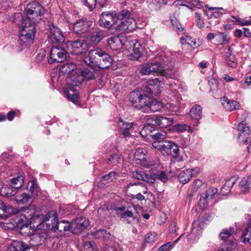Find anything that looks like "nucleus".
<instances>
[{
    "mask_svg": "<svg viewBox=\"0 0 251 251\" xmlns=\"http://www.w3.org/2000/svg\"><path fill=\"white\" fill-rule=\"evenodd\" d=\"M112 61L111 56L100 49L91 50L84 58L85 64L97 71L109 67Z\"/></svg>",
    "mask_w": 251,
    "mask_h": 251,
    "instance_id": "f257e3e1",
    "label": "nucleus"
},
{
    "mask_svg": "<svg viewBox=\"0 0 251 251\" xmlns=\"http://www.w3.org/2000/svg\"><path fill=\"white\" fill-rule=\"evenodd\" d=\"M36 33L35 22L30 18L23 20L22 29L19 36V43L22 46H28L33 42Z\"/></svg>",
    "mask_w": 251,
    "mask_h": 251,
    "instance_id": "f03ea898",
    "label": "nucleus"
},
{
    "mask_svg": "<svg viewBox=\"0 0 251 251\" xmlns=\"http://www.w3.org/2000/svg\"><path fill=\"white\" fill-rule=\"evenodd\" d=\"M36 33L35 22L30 18L23 20L22 29L19 36V43L22 46H28L33 42Z\"/></svg>",
    "mask_w": 251,
    "mask_h": 251,
    "instance_id": "7ed1b4c3",
    "label": "nucleus"
},
{
    "mask_svg": "<svg viewBox=\"0 0 251 251\" xmlns=\"http://www.w3.org/2000/svg\"><path fill=\"white\" fill-rule=\"evenodd\" d=\"M129 101L132 105L136 109L138 110H143V112L145 110H150L153 111H156L153 109V103L150 98L144 94L143 95L139 91H133L129 95Z\"/></svg>",
    "mask_w": 251,
    "mask_h": 251,
    "instance_id": "20e7f679",
    "label": "nucleus"
},
{
    "mask_svg": "<svg viewBox=\"0 0 251 251\" xmlns=\"http://www.w3.org/2000/svg\"><path fill=\"white\" fill-rule=\"evenodd\" d=\"M136 27L135 20L131 17V13L127 10H123L118 13L117 25L115 26L116 30L129 32Z\"/></svg>",
    "mask_w": 251,
    "mask_h": 251,
    "instance_id": "39448f33",
    "label": "nucleus"
},
{
    "mask_svg": "<svg viewBox=\"0 0 251 251\" xmlns=\"http://www.w3.org/2000/svg\"><path fill=\"white\" fill-rule=\"evenodd\" d=\"M248 117V113L246 111H243L241 114H238V118L240 120V123L237 126L239 131L238 139L240 142L246 143L250 135V129L247 126L246 120Z\"/></svg>",
    "mask_w": 251,
    "mask_h": 251,
    "instance_id": "423d86ee",
    "label": "nucleus"
},
{
    "mask_svg": "<svg viewBox=\"0 0 251 251\" xmlns=\"http://www.w3.org/2000/svg\"><path fill=\"white\" fill-rule=\"evenodd\" d=\"M24 213L20 215V217H17L15 219L16 226L20 227V232L21 233L27 234L29 232L31 226H29L25 224L22 225L25 221L29 222L32 220L34 217L35 210L34 209H29L28 208H26L24 211Z\"/></svg>",
    "mask_w": 251,
    "mask_h": 251,
    "instance_id": "0eeeda50",
    "label": "nucleus"
},
{
    "mask_svg": "<svg viewBox=\"0 0 251 251\" xmlns=\"http://www.w3.org/2000/svg\"><path fill=\"white\" fill-rule=\"evenodd\" d=\"M117 19L118 14L115 12H103L100 15L99 25L102 27L109 28L117 25Z\"/></svg>",
    "mask_w": 251,
    "mask_h": 251,
    "instance_id": "6e6552de",
    "label": "nucleus"
},
{
    "mask_svg": "<svg viewBox=\"0 0 251 251\" xmlns=\"http://www.w3.org/2000/svg\"><path fill=\"white\" fill-rule=\"evenodd\" d=\"M66 58L67 52L64 49L58 47H54L51 49L50 57L48 60V62L50 64L55 62L61 63L66 60Z\"/></svg>",
    "mask_w": 251,
    "mask_h": 251,
    "instance_id": "1a4fd4ad",
    "label": "nucleus"
},
{
    "mask_svg": "<svg viewBox=\"0 0 251 251\" xmlns=\"http://www.w3.org/2000/svg\"><path fill=\"white\" fill-rule=\"evenodd\" d=\"M141 72L143 75L157 74L164 75L166 74L164 67L159 62H151L144 66Z\"/></svg>",
    "mask_w": 251,
    "mask_h": 251,
    "instance_id": "9d476101",
    "label": "nucleus"
},
{
    "mask_svg": "<svg viewBox=\"0 0 251 251\" xmlns=\"http://www.w3.org/2000/svg\"><path fill=\"white\" fill-rule=\"evenodd\" d=\"M50 219H51V225L49 226L48 227L53 229L55 231L58 230L61 232H62L66 221L62 220L60 222H58L57 213L54 211H50L48 215H46L44 222L49 221Z\"/></svg>",
    "mask_w": 251,
    "mask_h": 251,
    "instance_id": "9b49d317",
    "label": "nucleus"
},
{
    "mask_svg": "<svg viewBox=\"0 0 251 251\" xmlns=\"http://www.w3.org/2000/svg\"><path fill=\"white\" fill-rule=\"evenodd\" d=\"M25 12L28 16L27 18H30V16H42L45 13V8L39 3L32 1L27 5Z\"/></svg>",
    "mask_w": 251,
    "mask_h": 251,
    "instance_id": "f8f14e48",
    "label": "nucleus"
},
{
    "mask_svg": "<svg viewBox=\"0 0 251 251\" xmlns=\"http://www.w3.org/2000/svg\"><path fill=\"white\" fill-rule=\"evenodd\" d=\"M49 26V36L53 43H62L65 41L62 31L53 24H50Z\"/></svg>",
    "mask_w": 251,
    "mask_h": 251,
    "instance_id": "ddd939ff",
    "label": "nucleus"
},
{
    "mask_svg": "<svg viewBox=\"0 0 251 251\" xmlns=\"http://www.w3.org/2000/svg\"><path fill=\"white\" fill-rule=\"evenodd\" d=\"M218 190L214 187L208 188L204 193H203L199 201V205L201 209L205 208L208 205L209 201L212 200L213 197L218 194Z\"/></svg>",
    "mask_w": 251,
    "mask_h": 251,
    "instance_id": "4468645a",
    "label": "nucleus"
},
{
    "mask_svg": "<svg viewBox=\"0 0 251 251\" xmlns=\"http://www.w3.org/2000/svg\"><path fill=\"white\" fill-rule=\"evenodd\" d=\"M89 225V221L84 218H78L73 221L71 224L72 232L75 234L81 233Z\"/></svg>",
    "mask_w": 251,
    "mask_h": 251,
    "instance_id": "2eb2a0df",
    "label": "nucleus"
},
{
    "mask_svg": "<svg viewBox=\"0 0 251 251\" xmlns=\"http://www.w3.org/2000/svg\"><path fill=\"white\" fill-rule=\"evenodd\" d=\"M90 22L85 18L77 20L73 26V31L76 34L86 32L90 27Z\"/></svg>",
    "mask_w": 251,
    "mask_h": 251,
    "instance_id": "dca6fc26",
    "label": "nucleus"
},
{
    "mask_svg": "<svg viewBox=\"0 0 251 251\" xmlns=\"http://www.w3.org/2000/svg\"><path fill=\"white\" fill-rule=\"evenodd\" d=\"M70 45L72 48L71 53L74 55L83 54L88 50L87 45L82 40L71 41Z\"/></svg>",
    "mask_w": 251,
    "mask_h": 251,
    "instance_id": "f3484780",
    "label": "nucleus"
},
{
    "mask_svg": "<svg viewBox=\"0 0 251 251\" xmlns=\"http://www.w3.org/2000/svg\"><path fill=\"white\" fill-rule=\"evenodd\" d=\"M160 81L158 78L149 79L145 85L144 91L149 94L157 95L160 93Z\"/></svg>",
    "mask_w": 251,
    "mask_h": 251,
    "instance_id": "a211bd4d",
    "label": "nucleus"
},
{
    "mask_svg": "<svg viewBox=\"0 0 251 251\" xmlns=\"http://www.w3.org/2000/svg\"><path fill=\"white\" fill-rule=\"evenodd\" d=\"M108 46L111 50H117L126 45L127 41L126 37L120 38L119 36H112L107 41Z\"/></svg>",
    "mask_w": 251,
    "mask_h": 251,
    "instance_id": "6ab92c4d",
    "label": "nucleus"
},
{
    "mask_svg": "<svg viewBox=\"0 0 251 251\" xmlns=\"http://www.w3.org/2000/svg\"><path fill=\"white\" fill-rule=\"evenodd\" d=\"M165 144L166 145L164 147L163 154L171 155L174 158L178 157L179 154L178 146L176 144L167 140H166Z\"/></svg>",
    "mask_w": 251,
    "mask_h": 251,
    "instance_id": "aec40b11",
    "label": "nucleus"
},
{
    "mask_svg": "<svg viewBox=\"0 0 251 251\" xmlns=\"http://www.w3.org/2000/svg\"><path fill=\"white\" fill-rule=\"evenodd\" d=\"M212 10L213 12L203 10L204 14L208 17L209 24L211 26L218 25L220 22L219 19L222 16V13H220L217 9L212 8Z\"/></svg>",
    "mask_w": 251,
    "mask_h": 251,
    "instance_id": "412c9836",
    "label": "nucleus"
},
{
    "mask_svg": "<svg viewBox=\"0 0 251 251\" xmlns=\"http://www.w3.org/2000/svg\"><path fill=\"white\" fill-rule=\"evenodd\" d=\"M120 132L125 137H129L131 135V132L133 130V124L132 123H125L120 120L118 123Z\"/></svg>",
    "mask_w": 251,
    "mask_h": 251,
    "instance_id": "4be33fe9",
    "label": "nucleus"
},
{
    "mask_svg": "<svg viewBox=\"0 0 251 251\" xmlns=\"http://www.w3.org/2000/svg\"><path fill=\"white\" fill-rule=\"evenodd\" d=\"M156 125L161 128H165L172 125L173 123V119L170 118L159 116L152 118Z\"/></svg>",
    "mask_w": 251,
    "mask_h": 251,
    "instance_id": "5701e85b",
    "label": "nucleus"
},
{
    "mask_svg": "<svg viewBox=\"0 0 251 251\" xmlns=\"http://www.w3.org/2000/svg\"><path fill=\"white\" fill-rule=\"evenodd\" d=\"M132 174L133 177L135 178L143 180L148 183H154V179L151 176V174H146L142 171L137 170L132 172Z\"/></svg>",
    "mask_w": 251,
    "mask_h": 251,
    "instance_id": "b1692460",
    "label": "nucleus"
},
{
    "mask_svg": "<svg viewBox=\"0 0 251 251\" xmlns=\"http://www.w3.org/2000/svg\"><path fill=\"white\" fill-rule=\"evenodd\" d=\"M221 102L226 110L232 111L239 109L240 107V104L235 100H229L226 97L221 98Z\"/></svg>",
    "mask_w": 251,
    "mask_h": 251,
    "instance_id": "393cba45",
    "label": "nucleus"
},
{
    "mask_svg": "<svg viewBox=\"0 0 251 251\" xmlns=\"http://www.w3.org/2000/svg\"><path fill=\"white\" fill-rule=\"evenodd\" d=\"M194 170L186 169L181 171L178 176V178L180 183L186 184L188 183L194 175Z\"/></svg>",
    "mask_w": 251,
    "mask_h": 251,
    "instance_id": "a878e982",
    "label": "nucleus"
},
{
    "mask_svg": "<svg viewBox=\"0 0 251 251\" xmlns=\"http://www.w3.org/2000/svg\"><path fill=\"white\" fill-rule=\"evenodd\" d=\"M105 37L104 32L101 29H96L90 35V40L94 44H97Z\"/></svg>",
    "mask_w": 251,
    "mask_h": 251,
    "instance_id": "bb28decb",
    "label": "nucleus"
},
{
    "mask_svg": "<svg viewBox=\"0 0 251 251\" xmlns=\"http://www.w3.org/2000/svg\"><path fill=\"white\" fill-rule=\"evenodd\" d=\"M147 154V151L143 148L137 149L134 153V159L137 163L143 164L147 161L146 156Z\"/></svg>",
    "mask_w": 251,
    "mask_h": 251,
    "instance_id": "cd10ccee",
    "label": "nucleus"
},
{
    "mask_svg": "<svg viewBox=\"0 0 251 251\" xmlns=\"http://www.w3.org/2000/svg\"><path fill=\"white\" fill-rule=\"evenodd\" d=\"M143 48L141 45L138 42H136L133 44V52L131 53V59L138 60L141 56Z\"/></svg>",
    "mask_w": 251,
    "mask_h": 251,
    "instance_id": "c85d7f7f",
    "label": "nucleus"
},
{
    "mask_svg": "<svg viewBox=\"0 0 251 251\" xmlns=\"http://www.w3.org/2000/svg\"><path fill=\"white\" fill-rule=\"evenodd\" d=\"M201 106L194 105L190 110L189 116L192 120L198 121L201 118Z\"/></svg>",
    "mask_w": 251,
    "mask_h": 251,
    "instance_id": "c756f323",
    "label": "nucleus"
},
{
    "mask_svg": "<svg viewBox=\"0 0 251 251\" xmlns=\"http://www.w3.org/2000/svg\"><path fill=\"white\" fill-rule=\"evenodd\" d=\"M28 248V246L24 242L14 241L12 243L10 250V251H25Z\"/></svg>",
    "mask_w": 251,
    "mask_h": 251,
    "instance_id": "7c9ffc66",
    "label": "nucleus"
},
{
    "mask_svg": "<svg viewBox=\"0 0 251 251\" xmlns=\"http://www.w3.org/2000/svg\"><path fill=\"white\" fill-rule=\"evenodd\" d=\"M151 176L154 179V183L156 179L161 180L162 182L165 183L168 180V176L165 172L162 171H158L156 172L151 174Z\"/></svg>",
    "mask_w": 251,
    "mask_h": 251,
    "instance_id": "2f4dec72",
    "label": "nucleus"
},
{
    "mask_svg": "<svg viewBox=\"0 0 251 251\" xmlns=\"http://www.w3.org/2000/svg\"><path fill=\"white\" fill-rule=\"evenodd\" d=\"M93 235L98 239L102 241H106L109 239L111 236L109 232L104 229H100L93 233Z\"/></svg>",
    "mask_w": 251,
    "mask_h": 251,
    "instance_id": "473e14b6",
    "label": "nucleus"
},
{
    "mask_svg": "<svg viewBox=\"0 0 251 251\" xmlns=\"http://www.w3.org/2000/svg\"><path fill=\"white\" fill-rule=\"evenodd\" d=\"M216 41L220 45L228 44L230 39L226 33L218 32L215 34Z\"/></svg>",
    "mask_w": 251,
    "mask_h": 251,
    "instance_id": "72a5a7b5",
    "label": "nucleus"
},
{
    "mask_svg": "<svg viewBox=\"0 0 251 251\" xmlns=\"http://www.w3.org/2000/svg\"><path fill=\"white\" fill-rule=\"evenodd\" d=\"M239 188L241 192L246 193L249 192L251 188V182L249 177H244L239 184Z\"/></svg>",
    "mask_w": 251,
    "mask_h": 251,
    "instance_id": "f704fd0d",
    "label": "nucleus"
},
{
    "mask_svg": "<svg viewBox=\"0 0 251 251\" xmlns=\"http://www.w3.org/2000/svg\"><path fill=\"white\" fill-rule=\"evenodd\" d=\"M241 239L243 242L251 244V219L249 226L246 228L243 233Z\"/></svg>",
    "mask_w": 251,
    "mask_h": 251,
    "instance_id": "c9c22d12",
    "label": "nucleus"
},
{
    "mask_svg": "<svg viewBox=\"0 0 251 251\" xmlns=\"http://www.w3.org/2000/svg\"><path fill=\"white\" fill-rule=\"evenodd\" d=\"M76 69V66L74 63H67L62 65L60 68V71L63 74H70Z\"/></svg>",
    "mask_w": 251,
    "mask_h": 251,
    "instance_id": "e433bc0d",
    "label": "nucleus"
},
{
    "mask_svg": "<svg viewBox=\"0 0 251 251\" xmlns=\"http://www.w3.org/2000/svg\"><path fill=\"white\" fill-rule=\"evenodd\" d=\"M235 183L234 179L231 177L229 180L226 181L224 186L221 189V194L223 195L227 194L230 191L231 188Z\"/></svg>",
    "mask_w": 251,
    "mask_h": 251,
    "instance_id": "4c0bfd02",
    "label": "nucleus"
},
{
    "mask_svg": "<svg viewBox=\"0 0 251 251\" xmlns=\"http://www.w3.org/2000/svg\"><path fill=\"white\" fill-rule=\"evenodd\" d=\"M16 194L15 191L13 190L10 187L7 185H3L0 188V194L4 197H10Z\"/></svg>",
    "mask_w": 251,
    "mask_h": 251,
    "instance_id": "58836bf2",
    "label": "nucleus"
},
{
    "mask_svg": "<svg viewBox=\"0 0 251 251\" xmlns=\"http://www.w3.org/2000/svg\"><path fill=\"white\" fill-rule=\"evenodd\" d=\"M171 22L173 27V29L178 33L179 34L184 30L182 25L179 23L176 18L175 17L171 19Z\"/></svg>",
    "mask_w": 251,
    "mask_h": 251,
    "instance_id": "ea45409f",
    "label": "nucleus"
},
{
    "mask_svg": "<svg viewBox=\"0 0 251 251\" xmlns=\"http://www.w3.org/2000/svg\"><path fill=\"white\" fill-rule=\"evenodd\" d=\"M168 108L172 112V114H176L177 112H179L181 105L177 101H173L172 102L168 103Z\"/></svg>",
    "mask_w": 251,
    "mask_h": 251,
    "instance_id": "a19ab883",
    "label": "nucleus"
},
{
    "mask_svg": "<svg viewBox=\"0 0 251 251\" xmlns=\"http://www.w3.org/2000/svg\"><path fill=\"white\" fill-rule=\"evenodd\" d=\"M17 211L18 210L16 209H15L11 206H7L5 204H4L3 208L2 209L4 216L6 217L10 216L11 215L18 213Z\"/></svg>",
    "mask_w": 251,
    "mask_h": 251,
    "instance_id": "79ce46f5",
    "label": "nucleus"
},
{
    "mask_svg": "<svg viewBox=\"0 0 251 251\" xmlns=\"http://www.w3.org/2000/svg\"><path fill=\"white\" fill-rule=\"evenodd\" d=\"M29 191L32 196L37 195L39 190L38 184L35 180H32L29 181L28 185Z\"/></svg>",
    "mask_w": 251,
    "mask_h": 251,
    "instance_id": "37998d69",
    "label": "nucleus"
},
{
    "mask_svg": "<svg viewBox=\"0 0 251 251\" xmlns=\"http://www.w3.org/2000/svg\"><path fill=\"white\" fill-rule=\"evenodd\" d=\"M31 198V195L25 193H23L21 194H17L16 196V200L23 203L27 202Z\"/></svg>",
    "mask_w": 251,
    "mask_h": 251,
    "instance_id": "c03bdc74",
    "label": "nucleus"
},
{
    "mask_svg": "<svg viewBox=\"0 0 251 251\" xmlns=\"http://www.w3.org/2000/svg\"><path fill=\"white\" fill-rule=\"evenodd\" d=\"M120 159L121 157L119 154L113 153L108 158V163L112 166L116 165L119 163Z\"/></svg>",
    "mask_w": 251,
    "mask_h": 251,
    "instance_id": "a18cd8bd",
    "label": "nucleus"
},
{
    "mask_svg": "<svg viewBox=\"0 0 251 251\" xmlns=\"http://www.w3.org/2000/svg\"><path fill=\"white\" fill-rule=\"evenodd\" d=\"M182 236V234L180 235L176 241H174V244L172 242H167L161 246H160L156 251H167L171 249L174 244H176L180 240V238Z\"/></svg>",
    "mask_w": 251,
    "mask_h": 251,
    "instance_id": "49530a36",
    "label": "nucleus"
},
{
    "mask_svg": "<svg viewBox=\"0 0 251 251\" xmlns=\"http://www.w3.org/2000/svg\"><path fill=\"white\" fill-rule=\"evenodd\" d=\"M79 78V77L78 76H71L67 78V82L70 83L72 86H77L81 84V80Z\"/></svg>",
    "mask_w": 251,
    "mask_h": 251,
    "instance_id": "de8ad7c7",
    "label": "nucleus"
},
{
    "mask_svg": "<svg viewBox=\"0 0 251 251\" xmlns=\"http://www.w3.org/2000/svg\"><path fill=\"white\" fill-rule=\"evenodd\" d=\"M234 230L232 227H230L228 229H223L220 234V237L222 240H225L227 238L231 236Z\"/></svg>",
    "mask_w": 251,
    "mask_h": 251,
    "instance_id": "09e8293b",
    "label": "nucleus"
},
{
    "mask_svg": "<svg viewBox=\"0 0 251 251\" xmlns=\"http://www.w3.org/2000/svg\"><path fill=\"white\" fill-rule=\"evenodd\" d=\"M82 76L86 80H91L95 78L93 73L88 69H84L81 71Z\"/></svg>",
    "mask_w": 251,
    "mask_h": 251,
    "instance_id": "8fccbe9b",
    "label": "nucleus"
},
{
    "mask_svg": "<svg viewBox=\"0 0 251 251\" xmlns=\"http://www.w3.org/2000/svg\"><path fill=\"white\" fill-rule=\"evenodd\" d=\"M166 140L165 141H154L152 145V146L160 150L163 153L164 151V147L166 145Z\"/></svg>",
    "mask_w": 251,
    "mask_h": 251,
    "instance_id": "3c124183",
    "label": "nucleus"
},
{
    "mask_svg": "<svg viewBox=\"0 0 251 251\" xmlns=\"http://www.w3.org/2000/svg\"><path fill=\"white\" fill-rule=\"evenodd\" d=\"M66 98L71 100L75 103H76L78 101V95L76 94H75L73 92V94L70 93L69 92L64 91Z\"/></svg>",
    "mask_w": 251,
    "mask_h": 251,
    "instance_id": "603ef678",
    "label": "nucleus"
},
{
    "mask_svg": "<svg viewBox=\"0 0 251 251\" xmlns=\"http://www.w3.org/2000/svg\"><path fill=\"white\" fill-rule=\"evenodd\" d=\"M117 173L115 172H111L108 174L103 176L101 180L102 181H113L116 179Z\"/></svg>",
    "mask_w": 251,
    "mask_h": 251,
    "instance_id": "864d4df0",
    "label": "nucleus"
},
{
    "mask_svg": "<svg viewBox=\"0 0 251 251\" xmlns=\"http://www.w3.org/2000/svg\"><path fill=\"white\" fill-rule=\"evenodd\" d=\"M152 126H145L140 131L141 135L143 137H147L152 132Z\"/></svg>",
    "mask_w": 251,
    "mask_h": 251,
    "instance_id": "5fc2aeb1",
    "label": "nucleus"
},
{
    "mask_svg": "<svg viewBox=\"0 0 251 251\" xmlns=\"http://www.w3.org/2000/svg\"><path fill=\"white\" fill-rule=\"evenodd\" d=\"M29 244L32 247H37L42 244L39 237L34 234L30 238Z\"/></svg>",
    "mask_w": 251,
    "mask_h": 251,
    "instance_id": "6e6d98bb",
    "label": "nucleus"
},
{
    "mask_svg": "<svg viewBox=\"0 0 251 251\" xmlns=\"http://www.w3.org/2000/svg\"><path fill=\"white\" fill-rule=\"evenodd\" d=\"M166 136L167 134L165 132H158L151 135V136L156 141H164Z\"/></svg>",
    "mask_w": 251,
    "mask_h": 251,
    "instance_id": "4d7b16f0",
    "label": "nucleus"
},
{
    "mask_svg": "<svg viewBox=\"0 0 251 251\" xmlns=\"http://www.w3.org/2000/svg\"><path fill=\"white\" fill-rule=\"evenodd\" d=\"M151 3L155 6L156 9L158 10L165 5L167 3L166 0H152Z\"/></svg>",
    "mask_w": 251,
    "mask_h": 251,
    "instance_id": "13d9d810",
    "label": "nucleus"
},
{
    "mask_svg": "<svg viewBox=\"0 0 251 251\" xmlns=\"http://www.w3.org/2000/svg\"><path fill=\"white\" fill-rule=\"evenodd\" d=\"M82 1L84 4L89 7L90 11H92L95 8L97 2V0H82Z\"/></svg>",
    "mask_w": 251,
    "mask_h": 251,
    "instance_id": "bf43d9fd",
    "label": "nucleus"
},
{
    "mask_svg": "<svg viewBox=\"0 0 251 251\" xmlns=\"http://www.w3.org/2000/svg\"><path fill=\"white\" fill-rule=\"evenodd\" d=\"M11 184L13 185V187L18 188L21 187L23 182V179L19 177L17 178H13L11 179Z\"/></svg>",
    "mask_w": 251,
    "mask_h": 251,
    "instance_id": "052dcab7",
    "label": "nucleus"
},
{
    "mask_svg": "<svg viewBox=\"0 0 251 251\" xmlns=\"http://www.w3.org/2000/svg\"><path fill=\"white\" fill-rule=\"evenodd\" d=\"M195 21L197 23V26L201 28L204 26L203 20L201 18L200 14L197 12L195 13Z\"/></svg>",
    "mask_w": 251,
    "mask_h": 251,
    "instance_id": "680f3d73",
    "label": "nucleus"
},
{
    "mask_svg": "<svg viewBox=\"0 0 251 251\" xmlns=\"http://www.w3.org/2000/svg\"><path fill=\"white\" fill-rule=\"evenodd\" d=\"M108 212V208L107 206L103 205L99 208L98 209V213L100 216L104 218L107 215Z\"/></svg>",
    "mask_w": 251,
    "mask_h": 251,
    "instance_id": "e2e57ef3",
    "label": "nucleus"
},
{
    "mask_svg": "<svg viewBox=\"0 0 251 251\" xmlns=\"http://www.w3.org/2000/svg\"><path fill=\"white\" fill-rule=\"evenodd\" d=\"M35 235L37 237H39L40 241L42 244L48 236L47 232L45 230L41 231L36 234H35Z\"/></svg>",
    "mask_w": 251,
    "mask_h": 251,
    "instance_id": "0e129e2a",
    "label": "nucleus"
},
{
    "mask_svg": "<svg viewBox=\"0 0 251 251\" xmlns=\"http://www.w3.org/2000/svg\"><path fill=\"white\" fill-rule=\"evenodd\" d=\"M226 61L228 66L232 68H235L236 66V63L235 62V57L234 55L229 56V57L226 58Z\"/></svg>",
    "mask_w": 251,
    "mask_h": 251,
    "instance_id": "69168bd1",
    "label": "nucleus"
},
{
    "mask_svg": "<svg viewBox=\"0 0 251 251\" xmlns=\"http://www.w3.org/2000/svg\"><path fill=\"white\" fill-rule=\"evenodd\" d=\"M204 185L203 183H202V181L199 179H197L194 180V181L192 183V187L196 190L198 189L202 185Z\"/></svg>",
    "mask_w": 251,
    "mask_h": 251,
    "instance_id": "338daca9",
    "label": "nucleus"
},
{
    "mask_svg": "<svg viewBox=\"0 0 251 251\" xmlns=\"http://www.w3.org/2000/svg\"><path fill=\"white\" fill-rule=\"evenodd\" d=\"M121 218H131L133 217V213L130 210H126L125 211L122 212V213H120V215L119 216Z\"/></svg>",
    "mask_w": 251,
    "mask_h": 251,
    "instance_id": "774afa93",
    "label": "nucleus"
}]
</instances>
